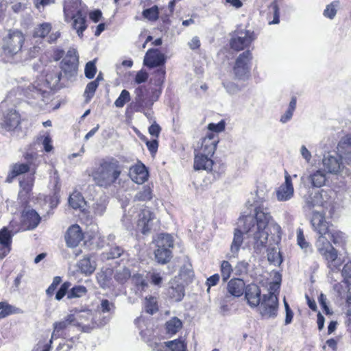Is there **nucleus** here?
<instances>
[{
  "instance_id": "nucleus-57",
  "label": "nucleus",
  "mask_w": 351,
  "mask_h": 351,
  "mask_svg": "<svg viewBox=\"0 0 351 351\" xmlns=\"http://www.w3.org/2000/svg\"><path fill=\"white\" fill-rule=\"evenodd\" d=\"M130 100V94L127 90H123L115 100L114 105L117 108H123L124 105Z\"/></svg>"
},
{
  "instance_id": "nucleus-44",
  "label": "nucleus",
  "mask_w": 351,
  "mask_h": 351,
  "mask_svg": "<svg viewBox=\"0 0 351 351\" xmlns=\"http://www.w3.org/2000/svg\"><path fill=\"white\" fill-rule=\"evenodd\" d=\"M20 310L7 302H0V319L6 317L8 315L19 313Z\"/></svg>"
},
{
  "instance_id": "nucleus-3",
  "label": "nucleus",
  "mask_w": 351,
  "mask_h": 351,
  "mask_svg": "<svg viewBox=\"0 0 351 351\" xmlns=\"http://www.w3.org/2000/svg\"><path fill=\"white\" fill-rule=\"evenodd\" d=\"M63 12L64 21L71 23L73 29L82 37L87 27L86 6L82 5L81 0H66Z\"/></svg>"
},
{
  "instance_id": "nucleus-60",
  "label": "nucleus",
  "mask_w": 351,
  "mask_h": 351,
  "mask_svg": "<svg viewBox=\"0 0 351 351\" xmlns=\"http://www.w3.org/2000/svg\"><path fill=\"white\" fill-rule=\"evenodd\" d=\"M338 2H332L326 6L324 10V15L330 19H333L337 14V7Z\"/></svg>"
},
{
  "instance_id": "nucleus-40",
  "label": "nucleus",
  "mask_w": 351,
  "mask_h": 351,
  "mask_svg": "<svg viewBox=\"0 0 351 351\" xmlns=\"http://www.w3.org/2000/svg\"><path fill=\"white\" fill-rule=\"evenodd\" d=\"M108 199L106 196H101L93 204L92 210L95 215L101 216L106 210Z\"/></svg>"
},
{
  "instance_id": "nucleus-51",
  "label": "nucleus",
  "mask_w": 351,
  "mask_h": 351,
  "mask_svg": "<svg viewBox=\"0 0 351 351\" xmlns=\"http://www.w3.org/2000/svg\"><path fill=\"white\" fill-rule=\"evenodd\" d=\"M267 259L274 265H280L282 262L280 252L276 248H271L268 250Z\"/></svg>"
},
{
  "instance_id": "nucleus-63",
  "label": "nucleus",
  "mask_w": 351,
  "mask_h": 351,
  "mask_svg": "<svg viewBox=\"0 0 351 351\" xmlns=\"http://www.w3.org/2000/svg\"><path fill=\"white\" fill-rule=\"evenodd\" d=\"M223 85L226 91L230 95L236 94L241 90V88L234 82H223Z\"/></svg>"
},
{
  "instance_id": "nucleus-14",
  "label": "nucleus",
  "mask_w": 351,
  "mask_h": 351,
  "mask_svg": "<svg viewBox=\"0 0 351 351\" xmlns=\"http://www.w3.org/2000/svg\"><path fill=\"white\" fill-rule=\"evenodd\" d=\"M342 158L339 155H332L330 153L325 154L322 159V165L324 169L328 173L338 175L342 172L344 169V165L342 162Z\"/></svg>"
},
{
  "instance_id": "nucleus-41",
  "label": "nucleus",
  "mask_w": 351,
  "mask_h": 351,
  "mask_svg": "<svg viewBox=\"0 0 351 351\" xmlns=\"http://www.w3.org/2000/svg\"><path fill=\"white\" fill-rule=\"evenodd\" d=\"M155 258L159 263L165 264L171 258V251L165 247H157L155 251Z\"/></svg>"
},
{
  "instance_id": "nucleus-43",
  "label": "nucleus",
  "mask_w": 351,
  "mask_h": 351,
  "mask_svg": "<svg viewBox=\"0 0 351 351\" xmlns=\"http://www.w3.org/2000/svg\"><path fill=\"white\" fill-rule=\"evenodd\" d=\"M45 85L47 84L49 89L55 90L60 88V81L61 73L56 72L54 75L47 74L45 76Z\"/></svg>"
},
{
  "instance_id": "nucleus-2",
  "label": "nucleus",
  "mask_w": 351,
  "mask_h": 351,
  "mask_svg": "<svg viewBox=\"0 0 351 351\" xmlns=\"http://www.w3.org/2000/svg\"><path fill=\"white\" fill-rule=\"evenodd\" d=\"M121 171L122 166L119 162L110 158L103 159L99 166L93 171L91 176L97 186L107 189L115 183Z\"/></svg>"
},
{
  "instance_id": "nucleus-54",
  "label": "nucleus",
  "mask_w": 351,
  "mask_h": 351,
  "mask_svg": "<svg viewBox=\"0 0 351 351\" xmlns=\"http://www.w3.org/2000/svg\"><path fill=\"white\" fill-rule=\"evenodd\" d=\"M123 252V250L119 246L112 247L109 252L103 253V258L107 260L114 259L120 257Z\"/></svg>"
},
{
  "instance_id": "nucleus-25",
  "label": "nucleus",
  "mask_w": 351,
  "mask_h": 351,
  "mask_svg": "<svg viewBox=\"0 0 351 351\" xmlns=\"http://www.w3.org/2000/svg\"><path fill=\"white\" fill-rule=\"evenodd\" d=\"M83 239V234L78 225L71 226L65 235L67 245L71 247L77 246Z\"/></svg>"
},
{
  "instance_id": "nucleus-27",
  "label": "nucleus",
  "mask_w": 351,
  "mask_h": 351,
  "mask_svg": "<svg viewBox=\"0 0 351 351\" xmlns=\"http://www.w3.org/2000/svg\"><path fill=\"white\" fill-rule=\"evenodd\" d=\"M75 322V315L71 313L66 315L64 320L53 324V332L51 338H58L63 335L64 330Z\"/></svg>"
},
{
  "instance_id": "nucleus-36",
  "label": "nucleus",
  "mask_w": 351,
  "mask_h": 351,
  "mask_svg": "<svg viewBox=\"0 0 351 351\" xmlns=\"http://www.w3.org/2000/svg\"><path fill=\"white\" fill-rule=\"evenodd\" d=\"M267 19L269 25L278 24L280 22V12L278 5L273 1L268 8Z\"/></svg>"
},
{
  "instance_id": "nucleus-49",
  "label": "nucleus",
  "mask_w": 351,
  "mask_h": 351,
  "mask_svg": "<svg viewBox=\"0 0 351 351\" xmlns=\"http://www.w3.org/2000/svg\"><path fill=\"white\" fill-rule=\"evenodd\" d=\"M112 270L107 269L105 271L99 272L97 275V279L101 287H105L108 285L111 279Z\"/></svg>"
},
{
  "instance_id": "nucleus-56",
  "label": "nucleus",
  "mask_w": 351,
  "mask_h": 351,
  "mask_svg": "<svg viewBox=\"0 0 351 351\" xmlns=\"http://www.w3.org/2000/svg\"><path fill=\"white\" fill-rule=\"evenodd\" d=\"M221 277L223 280L226 281L230 277L233 271L232 265L227 261H223L220 267Z\"/></svg>"
},
{
  "instance_id": "nucleus-35",
  "label": "nucleus",
  "mask_w": 351,
  "mask_h": 351,
  "mask_svg": "<svg viewBox=\"0 0 351 351\" xmlns=\"http://www.w3.org/2000/svg\"><path fill=\"white\" fill-rule=\"evenodd\" d=\"M308 180L310 181L313 186L319 188L325 184L326 181V174L324 171L318 169L311 173L308 176Z\"/></svg>"
},
{
  "instance_id": "nucleus-18",
  "label": "nucleus",
  "mask_w": 351,
  "mask_h": 351,
  "mask_svg": "<svg viewBox=\"0 0 351 351\" xmlns=\"http://www.w3.org/2000/svg\"><path fill=\"white\" fill-rule=\"evenodd\" d=\"M14 232L9 230L7 227L0 230V260L3 259L11 252L12 237Z\"/></svg>"
},
{
  "instance_id": "nucleus-12",
  "label": "nucleus",
  "mask_w": 351,
  "mask_h": 351,
  "mask_svg": "<svg viewBox=\"0 0 351 351\" xmlns=\"http://www.w3.org/2000/svg\"><path fill=\"white\" fill-rule=\"evenodd\" d=\"M75 312L77 313V314H74L75 322H73V326L80 327L83 332H88L97 326V323L94 321L91 311L86 310L77 311L75 310Z\"/></svg>"
},
{
  "instance_id": "nucleus-42",
  "label": "nucleus",
  "mask_w": 351,
  "mask_h": 351,
  "mask_svg": "<svg viewBox=\"0 0 351 351\" xmlns=\"http://www.w3.org/2000/svg\"><path fill=\"white\" fill-rule=\"evenodd\" d=\"M157 247H165L166 249L173 247V241L172 237L169 234H160L156 239Z\"/></svg>"
},
{
  "instance_id": "nucleus-46",
  "label": "nucleus",
  "mask_w": 351,
  "mask_h": 351,
  "mask_svg": "<svg viewBox=\"0 0 351 351\" xmlns=\"http://www.w3.org/2000/svg\"><path fill=\"white\" fill-rule=\"evenodd\" d=\"M152 190L149 186H143L134 196V200L137 201H149L152 199Z\"/></svg>"
},
{
  "instance_id": "nucleus-1",
  "label": "nucleus",
  "mask_w": 351,
  "mask_h": 351,
  "mask_svg": "<svg viewBox=\"0 0 351 351\" xmlns=\"http://www.w3.org/2000/svg\"><path fill=\"white\" fill-rule=\"evenodd\" d=\"M255 217L247 215L239 218V226L247 237L254 239V248L261 250L267 246L269 233L280 239V226L274 222L268 209L257 206Z\"/></svg>"
},
{
  "instance_id": "nucleus-28",
  "label": "nucleus",
  "mask_w": 351,
  "mask_h": 351,
  "mask_svg": "<svg viewBox=\"0 0 351 351\" xmlns=\"http://www.w3.org/2000/svg\"><path fill=\"white\" fill-rule=\"evenodd\" d=\"M324 202L323 200L322 193L320 192L310 193L304 198V206L305 210H311L315 207L325 206Z\"/></svg>"
},
{
  "instance_id": "nucleus-39",
  "label": "nucleus",
  "mask_w": 351,
  "mask_h": 351,
  "mask_svg": "<svg viewBox=\"0 0 351 351\" xmlns=\"http://www.w3.org/2000/svg\"><path fill=\"white\" fill-rule=\"evenodd\" d=\"M78 267L82 273L86 275H90L96 268L95 263L92 262L89 257H84L78 263Z\"/></svg>"
},
{
  "instance_id": "nucleus-26",
  "label": "nucleus",
  "mask_w": 351,
  "mask_h": 351,
  "mask_svg": "<svg viewBox=\"0 0 351 351\" xmlns=\"http://www.w3.org/2000/svg\"><path fill=\"white\" fill-rule=\"evenodd\" d=\"M217 143L218 140L214 139V134H208L202 139L201 147L198 153L211 158L216 150Z\"/></svg>"
},
{
  "instance_id": "nucleus-9",
  "label": "nucleus",
  "mask_w": 351,
  "mask_h": 351,
  "mask_svg": "<svg viewBox=\"0 0 351 351\" xmlns=\"http://www.w3.org/2000/svg\"><path fill=\"white\" fill-rule=\"evenodd\" d=\"M21 121V116L14 108L2 109L0 126L3 130L14 131L20 127Z\"/></svg>"
},
{
  "instance_id": "nucleus-31",
  "label": "nucleus",
  "mask_w": 351,
  "mask_h": 351,
  "mask_svg": "<svg viewBox=\"0 0 351 351\" xmlns=\"http://www.w3.org/2000/svg\"><path fill=\"white\" fill-rule=\"evenodd\" d=\"M213 161L208 156L197 153L194 158V169L195 170H205L210 171L212 170Z\"/></svg>"
},
{
  "instance_id": "nucleus-48",
  "label": "nucleus",
  "mask_w": 351,
  "mask_h": 351,
  "mask_svg": "<svg viewBox=\"0 0 351 351\" xmlns=\"http://www.w3.org/2000/svg\"><path fill=\"white\" fill-rule=\"evenodd\" d=\"M131 277V272L127 267H122L116 270L114 278L119 283H125Z\"/></svg>"
},
{
  "instance_id": "nucleus-21",
  "label": "nucleus",
  "mask_w": 351,
  "mask_h": 351,
  "mask_svg": "<svg viewBox=\"0 0 351 351\" xmlns=\"http://www.w3.org/2000/svg\"><path fill=\"white\" fill-rule=\"evenodd\" d=\"M276 198L280 202H285L291 199L294 194V188L292 184L291 176H285V180L276 191Z\"/></svg>"
},
{
  "instance_id": "nucleus-50",
  "label": "nucleus",
  "mask_w": 351,
  "mask_h": 351,
  "mask_svg": "<svg viewBox=\"0 0 351 351\" xmlns=\"http://www.w3.org/2000/svg\"><path fill=\"white\" fill-rule=\"evenodd\" d=\"M165 346L171 351H186V344L184 341L178 339L173 341H169L164 343Z\"/></svg>"
},
{
  "instance_id": "nucleus-45",
  "label": "nucleus",
  "mask_w": 351,
  "mask_h": 351,
  "mask_svg": "<svg viewBox=\"0 0 351 351\" xmlns=\"http://www.w3.org/2000/svg\"><path fill=\"white\" fill-rule=\"evenodd\" d=\"M182 326V323L180 319L176 317L171 318L166 323L167 332L169 334H176Z\"/></svg>"
},
{
  "instance_id": "nucleus-24",
  "label": "nucleus",
  "mask_w": 351,
  "mask_h": 351,
  "mask_svg": "<svg viewBox=\"0 0 351 351\" xmlns=\"http://www.w3.org/2000/svg\"><path fill=\"white\" fill-rule=\"evenodd\" d=\"M129 176L133 182L141 184L147 180L148 171L143 164L138 163L130 167Z\"/></svg>"
},
{
  "instance_id": "nucleus-38",
  "label": "nucleus",
  "mask_w": 351,
  "mask_h": 351,
  "mask_svg": "<svg viewBox=\"0 0 351 351\" xmlns=\"http://www.w3.org/2000/svg\"><path fill=\"white\" fill-rule=\"evenodd\" d=\"M171 285L168 290V294L171 298L174 299L175 301H180L184 295V286L175 282H172Z\"/></svg>"
},
{
  "instance_id": "nucleus-58",
  "label": "nucleus",
  "mask_w": 351,
  "mask_h": 351,
  "mask_svg": "<svg viewBox=\"0 0 351 351\" xmlns=\"http://www.w3.org/2000/svg\"><path fill=\"white\" fill-rule=\"evenodd\" d=\"M96 72L95 60L87 62L84 69L85 76L88 79H92L95 77Z\"/></svg>"
},
{
  "instance_id": "nucleus-16",
  "label": "nucleus",
  "mask_w": 351,
  "mask_h": 351,
  "mask_svg": "<svg viewBox=\"0 0 351 351\" xmlns=\"http://www.w3.org/2000/svg\"><path fill=\"white\" fill-rule=\"evenodd\" d=\"M71 287V283L69 282H64L59 290L57 291L55 298L57 300H60L66 293L67 298H80L86 295L87 292V289L84 286L78 285L73 287L69 292H68L69 289Z\"/></svg>"
},
{
  "instance_id": "nucleus-37",
  "label": "nucleus",
  "mask_w": 351,
  "mask_h": 351,
  "mask_svg": "<svg viewBox=\"0 0 351 351\" xmlns=\"http://www.w3.org/2000/svg\"><path fill=\"white\" fill-rule=\"evenodd\" d=\"M324 258L327 261L328 268L332 272H339L341 270V261L337 258V251L329 253Z\"/></svg>"
},
{
  "instance_id": "nucleus-13",
  "label": "nucleus",
  "mask_w": 351,
  "mask_h": 351,
  "mask_svg": "<svg viewBox=\"0 0 351 351\" xmlns=\"http://www.w3.org/2000/svg\"><path fill=\"white\" fill-rule=\"evenodd\" d=\"M39 215L33 209L24 210L21 215L19 230L22 231L34 229L40 223Z\"/></svg>"
},
{
  "instance_id": "nucleus-8",
  "label": "nucleus",
  "mask_w": 351,
  "mask_h": 351,
  "mask_svg": "<svg viewBox=\"0 0 351 351\" xmlns=\"http://www.w3.org/2000/svg\"><path fill=\"white\" fill-rule=\"evenodd\" d=\"M255 38V34L252 31L244 29H237L233 32L230 45L234 51H241L250 47Z\"/></svg>"
},
{
  "instance_id": "nucleus-30",
  "label": "nucleus",
  "mask_w": 351,
  "mask_h": 351,
  "mask_svg": "<svg viewBox=\"0 0 351 351\" xmlns=\"http://www.w3.org/2000/svg\"><path fill=\"white\" fill-rule=\"evenodd\" d=\"M243 234H246V233L244 232L243 229L240 227L239 220L238 228L234 230L233 241L230 245L231 255L229 256L230 258L235 257L237 255L243 241Z\"/></svg>"
},
{
  "instance_id": "nucleus-4",
  "label": "nucleus",
  "mask_w": 351,
  "mask_h": 351,
  "mask_svg": "<svg viewBox=\"0 0 351 351\" xmlns=\"http://www.w3.org/2000/svg\"><path fill=\"white\" fill-rule=\"evenodd\" d=\"M276 278L278 280L270 285L269 293L263 295L260 303V313L263 317L267 318L275 317L277 315L278 300L274 291L280 288L281 276L278 273H276Z\"/></svg>"
},
{
  "instance_id": "nucleus-47",
  "label": "nucleus",
  "mask_w": 351,
  "mask_h": 351,
  "mask_svg": "<svg viewBox=\"0 0 351 351\" xmlns=\"http://www.w3.org/2000/svg\"><path fill=\"white\" fill-rule=\"evenodd\" d=\"M69 205L74 209L80 208L84 204V199L80 193L75 191L69 199Z\"/></svg>"
},
{
  "instance_id": "nucleus-15",
  "label": "nucleus",
  "mask_w": 351,
  "mask_h": 351,
  "mask_svg": "<svg viewBox=\"0 0 351 351\" xmlns=\"http://www.w3.org/2000/svg\"><path fill=\"white\" fill-rule=\"evenodd\" d=\"M31 43L34 45L29 50V57L34 58L37 57L43 46L44 40V23L40 24L36 27L31 37Z\"/></svg>"
},
{
  "instance_id": "nucleus-55",
  "label": "nucleus",
  "mask_w": 351,
  "mask_h": 351,
  "mask_svg": "<svg viewBox=\"0 0 351 351\" xmlns=\"http://www.w3.org/2000/svg\"><path fill=\"white\" fill-rule=\"evenodd\" d=\"M145 308L146 312L151 315L156 313L158 310L156 298L152 296L148 298H146Z\"/></svg>"
},
{
  "instance_id": "nucleus-64",
  "label": "nucleus",
  "mask_w": 351,
  "mask_h": 351,
  "mask_svg": "<svg viewBox=\"0 0 351 351\" xmlns=\"http://www.w3.org/2000/svg\"><path fill=\"white\" fill-rule=\"evenodd\" d=\"M225 125H226L225 122H224V121L222 120L217 123H209L208 125V129L210 131H213V132L219 133V132H223L225 130Z\"/></svg>"
},
{
  "instance_id": "nucleus-59",
  "label": "nucleus",
  "mask_w": 351,
  "mask_h": 351,
  "mask_svg": "<svg viewBox=\"0 0 351 351\" xmlns=\"http://www.w3.org/2000/svg\"><path fill=\"white\" fill-rule=\"evenodd\" d=\"M335 244H341L343 242V234L341 232L335 231L330 229L329 232L326 234Z\"/></svg>"
},
{
  "instance_id": "nucleus-61",
  "label": "nucleus",
  "mask_w": 351,
  "mask_h": 351,
  "mask_svg": "<svg viewBox=\"0 0 351 351\" xmlns=\"http://www.w3.org/2000/svg\"><path fill=\"white\" fill-rule=\"evenodd\" d=\"M134 283L141 288L142 290L148 287L147 282L143 278V276L139 274H134L132 276Z\"/></svg>"
},
{
  "instance_id": "nucleus-53",
  "label": "nucleus",
  "mask_w": 351,
  "mask_h": 351,
  "mask_svg": "<svg viewBox=\"0 0 351 351\" xmlns=\"http://www.w3.org/2000/svg\"><path fill=\"white\" fill-rule=\"evenodd\" d=\"M159 12L157 5H154L150 8L145 9L143 12V16L149 21H155L158 19Z\"/></svg>"
},
{
  "instance_id": "nucleus-52",
  "label": "nucleus",
  "mask_w": 351,
  "mask_h": 351,
  "mask_svg": "<svg viewBox=\"0 0 351 351\" xmlns=\"http://www.w3.org/2000/svg\"><path fill=\"white\" fill-rule=\"evenodd\" d=\"M99 83L97 80H94L89 82L85 88L84 97H86V102H88L91 98L94 96L95 92L98 87Z\"/></svg>"
},
{
  "instance_id": "nucleus-20",
  "label": "nucleus",
  "mask_w": 351,
  "mask_h": 351,
  "mask_svg": "<svg viewBox=\"0 0 351 351\" xmlns=\"http://www.w3.org/2000/svg\"><path fill=\"white\" fill-rule=\"evenodd\" d=\"M165 62V56L158 49H149L143 60V64L149 68L160 66Z\"/></svg>"
},
{
  "instance_id": "nucleus-17",
  "label": "nucleus",
  "mask_w": 351,
  "mask_h": 351,
  "mask_svg": "<svg viewBox=\"0 0 351 351\" xmlns=\"http://www.w3.org/2000/svg\"><path fill=\"white\" fill-rule=\"evenodd\" d=\"M313 230L318 235H326L329 232L330 226L325 218V215L319 211H314L311 220Z\"/></svg>"
},
{
  "instance_id": "nucleus-10",
  "label": "nucleus",
  "mask_w": 351,
  "mask_h": 351,
  "mask_svg": "<svg viewBox=\"0 0 351 351\" xmlns=\"http://www.w3.org/2000/svg\"><path fill=\"white\" fill-rule=\"evenodd\" d=\"M252 60V54L249 50L245 51L237 57L233 67L236 78L245 80L249 77Z\"/></svg>"
},
{
  "instance_id": "nucleus-19",
  "label": "nucleus",
  "mask_w": 351,
  "mask_h": 351,
  "mask_svg": "<svg viewBox=\"0 0 351 351\" xmlns=\"http://www.w3.org/2000/svg\"><path fill=\"white\" fill-rule=\"evenodd\" d=\"M154 214L148 208L143 209L138 214L137 228L143 234H147L152 229Z\"/></svg>"
},
{
  "instance_id": "nucleus-22",
  "label": "nucleus",
  "mask_w": 351,
  "mask_h": 351,
  "mask_svg": "<svg viewBox=\"0 0 351 351\" xmlns=\"http://www.w3.org/2000/svg\"><path fill=\"white\" fill-rule=\"evenodd\" d=\"M337 153L346 164L351 165V134L341 137L337 147Z\"/></svg>"
},
{
  "instance_id": "nucleus-32",
  "label": "nucleus",
  "mask_w": 351,
  "mask_h": 351,
  "mask_svg": "<svg viewBox=\"0 0 351 351\" xmlns=\"http://www.w3.org/2000/svg\"><path fill=\"white\" fill-rule=\"evenodd\" d=\"M245 284L242 279L233 278L228 283V292L232 296L240 297L245 291Z\"/></svg>"
},
{
  "instance_id": "nucleus-34",
  "label": "nucleus",
  "mask_w": 351,
  "mask_h": 351,
  "mask_svg": "<svg viewBox=\"0 0 351 351\" xmlns=\"http://www.w3.org/2000/svg\"><path fill=\"white\" fill-rule=\"evenodd\" d=\"M50 182L53 183L54 187L53 195L50 197L49 199V206L51 209H53L56 208L59 204V196H58V191L60 189L59 184V177L58 175V171L54 169L52 172L50 173Z\"/></svg>"
},
{
  "instance_id": "nucleus-29",
  "label": "nucleus",
  "mask_w": 351,
  "mask_h": 351,
  "mask_svg": "<svg viewBox=\"0 0 351 351\" xmlns=\"http://www.w3.org/2000/svg\"><path fill=\"white\" fill-rule=\"evenodd\" d=\"M21 189L19 192V201L21 206L27 208L31 199L32 184L20 182Z\"/></svg>"
},
{
  "instance_id": "nucleus-62",
  "label": "nucleus",
  "mask_w": 351,
  "mask_h": 351,
  "mask_svg": "<svg viewBox=\"0 0 351 351\" xmlns=\"http://www.w3.org/2000/svg\"><path fill=\"white\" fill-rule=\"evenodd\" d=\"M342 276L344 278V281L350 285L351 284V263H346L342 271H341Z\"/></svg>"
},
{
  "instance_id": "nucleus-7",
  "label": "nucleus",
  "mask_w": 351,
  "mask_h": 351,
  "mask_svg": "<svg viewBox=\"0 0 351 351\" xmlns=\"http://www.w3.org/2000/svg\"><path fill=\"white\" fill-rule=\"evenodd\" d=\"M38 154L34 152H27L23 154L25 163L16 162L11 166V169L5 178V182L11 183L14 178L22 174L26 173L29 171L32 167L34 165L37 159Z\"/></svg>"
},
{
  "instance_id": "nucleus-11",
  "label": "nucleus",
  "mask_w": 351,
  "mask_h": 351,
  "mask_svg": "<svg viewBox=\"0 0 351 351\" xmlns=\"http://www.w3.org/2000/svg\"><path fill=\"white\" fill-rule=\"evenodd\" d=\"M79 64V56L74 48H70L60 64V68L64 75L71 78L76 75Z\"/></svg>"
},
{
  "instance_id": "nucleus-23",
  "label": "nucleus",
  "mask_w": 351,
  "mask_h": 351,
  "mask_svg": "<svg viewBox=\"0 0 351 351\" xmlns=\"http://www.w3.org/2000/svg\"><path fill=\"white\" fill-rule=\"evenodd\" d=\"M261 295V291L256 284H250L245 287V298L251 307H257L260 304Z\"/></svg>"
},
{
  "instance_id": "nucleus-33",
  "label": "nucleus",
  "mask_w": 351,
  "mask_h": 351,
  "mask_svg": "<svg viewBox=\"0 0 351 351\" xmlns=\"http://www.w3.org/2000/svg\"><path fill=\"white\" fill-rule=\"evenodd\" d=\"M315 246L317 251L324 257L328 256L329 253H332L337 251L326 237V235H319L315 243Z\"/></svg>"
},
{
  "instance_id": "nucleus-5",
  "label": "nucleus",
  "mask_w": 351,
  "mask_h": 351,
  "mask_svg": "<svg viewBox=\"0 0 351 351\" xmlns=\"http://www.w3.org/2000/svg\"><path fill=\"white\" fill-rule=\"evenodd\" d=\"M25 40V35L21 30L10 29L8 35L3 39V54L7 57H13L22 50Z\"/></svg>"
},
{
  "instance_id": "nucleus-6",
  "label": "nucleus",
  "mask_w": 351,
  "mask_h": 351,
  "mask_svg": "<svg viewBox=\"0 0 351 351\" xmlns=\"http://www.w3.org/2000/svg\"><path fill=\"white\" fill-rule=\"evenodd\" d=\"M161 91L156 88L147 89L143 86H139L135 90V103L139 112L145 110H150L154 103L158 100Z\"/></svg>"
}]
</instances>
